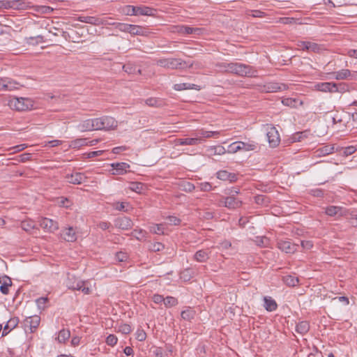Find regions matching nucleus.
<instances>
[{
    "label": "nucleus",
    "mask_w": 357,
    "mask_h": 357,
    "mask_svg": "<svg viewBox=\"0 0 357 357\" xmlns=\"http://www.w3.org/2000/svg\"><path fill=\"white\" fill-rule=\"evenodd\" d=\"M124 13L128 15L135 16H154L157 10L145 6L128 5L123 8Z\"/></svg>",
    "instance_id": "f03ea898"
},
{
    "label": "nucleus",
    "mask_w": 357,
    "mask_h": 357,
    "mask_svg": "<svg viewBox=\"0 0 357 357\" xmlns=\"http://www.w3.org/2000/svg\"><path fill=\"white\" fill-rule=\"evenodd\" d=\"M325 213L328 216L339 218L348 215L349 211L341 206H328L325 208Z\"/></svg>",
    "instance_id": "6e6552de"
},
{
    "label": "nucleus",
    "mask_w": 357,
    "mask_h": 357,
    "mask_svg": "<svg viewBox=\"0 0 357 357\" xmlns=\"http://www.w3.org/2000/svg\"><path fill=\"white\" fill-rule=\"evenodd\" d=\"M128 259L126 253L119 252L116 254V259L120 262L126 261Z\"/></svg>",
    "instance_id": "0e129e2a"
},
{
    "label": "nucleus",
    "mask_w": 357,
    "mask_h": 357,
    "mask_svg": "<svg viewBox=\"0 0 357 357\" xmlns=\"http://www.w3.org/2000/svg\"><path fill=\"white\" fill-rule=\"evenodd\" d=\"M88 284L89 282L87 281L77 280L73 282L72 284H68V289L78 290L81 291L84 294H89L91 290Z\"/></svg>",
    "instance_id": "4468645a"
},
{
    "label": "nucleus",
    "mask_w": 357,
    "mask_h": 357,
    "mask_svg": "<svg viewBox=\"0 0 357 357\" xmlns=\"http://www.w3.org/2000/svg\"><path fill=\"white\" fill-rule=\"evenodd\" d=\"M176 31L183 34L186 35H201L203 33V29L201 28H192L189 26H178L176 27Z\"/></svg>",
    "instance_id": "4be33fe9"
},
{
    "label": "nucleus",
    "mask_w": 357,
    "mask_h": 357,
    "mask_svg": "<svg viewBox=\"0 0 357 357\" xmlns=\"http://www.w3.org/2000/svg\"><path fill=\"white\" fill-rule=\"evenodd\" d=\"M8 105L11 109L17 111H25L31 109L33 106V101L26 98H13L9 100Z\"/></svg>",
    "instance_id": "20e7f679"
},
{
    "label": "nucleus",
    "mask_w": 357,
    "mask_h": 357,
    "mask_svg": "<svg viewBox=\"0 0 357 357\" xmlns=\"http://www.w3.org/2000/svg\"><path fill=\"white\" fill-rule=\"evenodd\" d=\"M199 188L200 190L204 192H208L212 189L211 183L208 182L201 183L199 184Z\"/></svg>",
    "instance_id": "69168bd1"
},
{
    "label": "nucleus",
    "mask_w": 357,
    "mask_h": 357,
    "mask_svg": "<svg viewBox=\"0 0 357 357\" xmlns=\"http://www.w3.org/2000/svg\"><path fill=\"white\" fill-rule=\"evenodd\" d=\"M173 89L175 91H183V90H188V89H194L196 91H200L201 87L199 85L190 83H180L175 84L173 86Z\"/></svg>",
    "instance_id": "a878e982"
},
{
    "label": "nucleus",
    "mask_w": 357,
    "mask_h": 357,
    "mask_svg": "<svg viewBox=\"0 0 357 357\" xmlns=\"http://www.w3.org/2000/svg\"><path fill=\"white\" fill-rule=\"evenodd\" d=\"M119 331L126 335L129 334L132 331V328L128 324H122L119 326Z\"/></svg>",
    "instance_id": "13d9d810"
},
{
    "label": "nucleus",
    "mask_w": 357,
    "mask_h": 357,
    "mask_svg": "<svg viewBox=\"0 0 357 357\" xmlns=\"http://www.w3.org/2000/svg\"><path fill=\"white\" fill-rule=\"evenodd\" d=\"M26 7V3L22 0H0V10L4 9L21 10Z\"/></svg>",
    "instance_id": "1a4fd4ad"
},
{
    "label": "nucleus",
    "mask_w": 357,
    "mask_h": 357,
    "mask_svg": "<svg viewBox=\"0 0 357 357\" xmlns=\"http://www.w3.org/2000/svg\"><path fill=\"white\" fill-rule=\"evenodd\" d=\"M110 172L113 175H122L128 172L130 165L126 162H114L111 164Z\"/></svg>",
    "instance_id": "6ab92c4d"
},
{
    "label": "nucleus",
    "mask_w": 357,
    "mask_h": 357,
    "mask_svg": "<svg viewBox=\"0 0 357 357\" xmlns=\"http://www.w3.org/2000/svg\"><path fill=\"white\" fill-rule=\"evenodd\" d=\"M39 225L45 231L52 232L59 227L58 223L52 219L42 218L39 221Z\"/></svg>",
    "instance_id": "f3484780"
},
{
    "label": "nucleus",
    "mask_w": 357,
    "mask_h": 357,
    "mask_svg": "<svg viewBox=\"0 0 357 357\" xmlns=\"http://www.w3.org/2000/svg\"><path fill=\"white\" fill-rule=\"evenodd\" d=\"M167 219L169 225H178L181 223V220L176 216H168Z\"/></svg>",
    "instance_id": "680f3d73"
},
{
    "label": "nucleus",
    "mask_w": 357,
    "mask_h": 357,
    "mask_svg": "<svg viewBox=\"0 0 357 357\" xmlns=\"http://www.w3.org/2000/svg\"><path fill=\"white\" fill-rule=\"evenodd\" d=\"M243 202L238 198L232 196L222 197L220 199V205L229 209H236L241 206Z\"/></svg>",
    "instance_id": "9d476101"
},
{
    "label": "nucleus",
    "mask_w": 357,
    "mask_h": 357,
    "mask_svg": "<svg viewBox=\"0 0 357 357\" xmlns=\"http://www.w3.org/2000/svg\"><path fill=\"white\" fill-rule=\"evenodd\" d=\"M181 316L183 319L190 321L195 318V311L192 308L188 307L181 312Z\"/></svg>",
    "instance_id": "c9c22d12"
},
{
    "label": "nucleus",
    "mask_w": 357,
    "mask_h": 357,
    "mask_svg": "<svg viewBox=\"0 0 357 357\" xmlns=\"http://www.w3.org/2000/svg\"><path fill=\"white\" fill-rule=\"evenodd\" d=\"M147 232L142 229H134L130 236L135 238L138 241H143L146 238Z\"/></svg>",
    "instance_id": "58836bf2"
},
{
    "label": "nucleus",
    "mask_w": 357,
    "mask_h": 357,
    "mask_svg": "<svg viewBox=\"0 0 357 357\" xmlns=\"http://www.w3.org/2000/svg\"><path fill=\"white\" fill-rule=\"evenodd\" d=\"M298 46L303 50L320 53L326 50L324 45H319L310 41H300Z\"/></svg>",
    "instance_id": "9b49d317"
},
{
    "label": "nucleus",
    "mask_w": 357,
    "mask_h": 357,
    "mask_svg": "<svg viewBox=\"0 0 357 357\" xmlns=\"http://www.w3.org/2000/svg\"><path fill=\"white\" fill-rule=\"evenodd\" d=\"M229 66H231V63L221 62L216 63L215 66L218 68L219 71L229 73Z\"/></svg>",
    "instance_id": "864d4df0"
},
{
    "label": "nucleus",
    "mask_w": 357,
    "mask_h": 357,
    "mask_svg": "<svg viewBox=\"0 0 357 357\" xmlns=\"http://www.w3.org/2000/svg\"><path fill=\"white\" fill-rule=\"evenodd\" d=\"M314 88L321 92L335 93L339 91L338 85L333 82H320L314 85Z\"/></svg>",
    "instance_id": "2eb2a0df"
},
{
    "label": "nucleus",
    "mask_w": 357,
    "mask_h": 357,
    "mask_svg": "<svg viewBox=\"0 0 357 357\" xmlns=\"http://www.w3.org/2000/svg\"><path fill=\"white\" fill-rule=\"evenodd\" d=\"M13 282L8 276L5 278V280L0 284V292L3 295H8L9 294V288L12 286Z\"/></svg>",
    "instance_id": "7c9ffc66"
},
{
    "label": "nucleus",
    "mask_w": 357,
    "mask_h": 357,
    "mask_svg": "<svg viewBox=\"0 0 357 357\" xmlns=\"http://www.w3.org/2000/svg\"><path fill=\"white\" fill-rule=\"evenodd\" d=\"M164 304L165 307H170L176 305L178 304V301L173 296H167L164 300Z\"/></svg>",
    "instance_id": "8fccbe9b"
},
{
    "label": "nucleus",
    "mask_w": 357,
    "mask_h": 357,
    "mask_svg": "<svg viewBox=\"0 0 357 357\" xmlns=\"http://www.w3.org/2000/svg\"><path fill=\"white\" fill-rule=\"evenodd\" d=\"M68 242H75L77 240L76 231L71 227H68Z\"/></svg>",
    "instance_id": "4d7b16f0"
},
{
    "label": "nucleus",
    "mask_w": 357,
    "mask_h": 357,
    "mask_svg": "<svg viewBox=\"0 0 357 357\" xmlns=\"http://www.w3.org/2000/svg\"><path fill=\"white\" fill-rule=\"evenodd\" d=\"M164 248L165 245L160 242L152 243L149 245V250L154 252H160Z\"/></svg>",
    "instance_id": "09e8293b"
},
{
    "label": "nucleus",
    "mask_w": 357,
    "mask_h": 357,
    "mask_svg": "<svg viewBox=\"0 0 357 357\" xmlns=\"http://www.w3.org/2000/svg\"><path fill=\"white\" fill-rule=\"evenodd\" d=\"M72 128H74L80 132L95 130L93 119L83 120L78 124L73 125Z\"/></svg>",
    "instance_id": "dca6fc26"
},
{
    "label": "nucleus",
    "mask_w": 357,
    "mask_h": 357,
    "mask_svg": "<svg viewBox=\"0 0 357 357\" xmlns=\"http://www.w3.org/2000/svg\"><path fill=\"white\" fill-rule=\"evenodd\" d=\"M116 28L120 31L130 33L132 35H145L146 30L145 28L133 24H116Z\"/></svg>",
    "instance_id": "423d86ee"
},
{
    "label": "nucleus",
    "mask_w": 357,
    "mask_h": 357,
    "mask_svg": "<svg viewBox=\"0 0 357 357\" xmlns=\"http://www.w3.org/2000/svg\"><path fill=\"white\" fill-rule=\"evenodd\" d=\"M146 333L143 330H137L136 333V338L142 342L146 339Z\"/></svg>",
    "instance_id": "338daca9"
},
{
    "label": "nucleus",
    "mask_w": 357,
    "mask_h": 357,
    "mask_svg": "<svg viewBox=\"0 0 357 357\" xmlns=\"http://www.w3.org/2000/svg\"><path fill=\"white\" fill-rule=\"evenodd\" d=\"M40 321V318L38 315L26 317L23 322L25 332L33 333L38 327Z\"/></svg>",
    "instance_id": "f8f14e48"
},
{
    "label": "nucleus",
    "mask_w": 357,
    "mask_h": 357,
    "mask_svg": "<svg viewBox=\"0 0 357 357\" xmlns=\"http://www.w3.org/2000/svg\"><path fill=\"white\" fill-rule=\"evenodd\" d=\"M196 137L199 139V144L204 141L206 138H210L213 137H217L219 135L220 132L218 131H208L204 130H201L195 133Z\"/></svg>",
    "instance_id": "5701e85b"
},
{
    "label": "nucleus",
    "mask_w": 357,
    "mask_h": 357,
    "mask_svg": "<svg viewBox=\"0 0 357 357\" xmlns=\"http://www.w3.org/2000/svg\"><path fill=\"white\" fill-rule=\"evenodd\" d=\"M310 329V324L306 321H302L298 322L296 326V331L297 333L304 335L306 334Z\"/></svg>",
    "instance_id": "f704fd0d"
},
{
    "label": "nucleus",
    "mask_w": 357,
    "mask_h": 357,
    "mask_svg": "<svg viewBox=\"0 0 357 357\" xmlns=\"http://www.w3.org/2000/svg\"><path fill=\"white\" fill-rule=\"evenodd\" d=\"M88 144L86 138H78L70 141L68 143V148L71 149H79L83 146Z\"/></svg>",
    "instance_id": "2f4dec72"
},
{
    "label": "nucleus",
    "mask_w": 357,
    "mask_h": 357,
    "mask_svg": "<svg viewBox=\"0 0 357 357\" xmlns=\"http://www.w3.org/2000/svg\"><path fill=\"white\" fill-rule=\"evenodd\" d=\"M212 155H223L227 152V149L220 145L211 146L208 150Z\"/></svg>",
    "instance_id": "49530a36"
},
{
    "label": "nucleus",
    "mask_w": 357,
    "mask_h": 357,
    "mask_svg": "<svg viewBox=\"0 0 357 357\" xmlns=\"http://www.w3.org/2000/svg\"><path fill=\"white\" fill-rule=\"evenodd\" d=\"M19 324V319L16 317L10 318L3 328L2 337L6 336Z\"/></svg>",
    "instance_id": "412c9836"
},
{
    "label": "nucleus",
    "mask_w": 357,
    "mask_h": 357,
    "mask_svg": "<svg viewBox=\"0 0 357 357\" xmlns=\"http://www.w3.org/2000/svg\"><path fill=\"white\" fill-rule=\"evenodd\" d=\"M21 227L25 231L30 232L35 228V224L31 220H24L21 222Z\"/></svg>",
    "instance_id": "de8ad7c7"
},
{
    "label": "nucleus",
    "mask_w": 357,
    "mask_h": 357,
    "mask_svg": "<svg viewBox=\"0 0 357 357\" xmlns=\"http://www.w3.org/2000/svg\"><path fill=\"white\" fill-rule=\"evenodd\" d=\"M66 331L64 329H62L59 331L57 337V340L60 343H66L67 337L66 336Z\"/></svg>",
    "instance_id": "e2e57ef3"
},
{
    "label": "nucleus",
    "mask_w": 357,
    "mask_h": 357,
    "mask_svg": "<svg viewBox=\"0 0 357 357\" xmlns=\"http://www.w3.org/2000/svg\"><path fill=\"white\" fill-rule=\"evenodd\" d=\"M268 92H277L287 89V86L284 84L272 82L269 83L267 86Z\"/></svg>",
    "instance_id": "72a5a7b5"
},
{
    "label": "nucleus",
    "mask_w": 357,
    "mask_h": 357,
    "mask_svg": "<svg viewBox=\"0 0 357 357\" xmlns=\"http://www.w3.org/2000/svg\"><path fill=\"white\" fill-rule=\"evenodd\" d=\"M282 103L287 107H296L298 104L302 105V101H300L298 99L296 98H284L282 100Z\"/></svg>",
    "instance_id": "a19ab883"
},
{
    "label": "nucleus",
    "mask_w": 357,
    "mask_h": 357,
    "mask_svg": "<svg viewBox=\"0 0 357 357\" xmlns=\"http://www.w3.org/2000/svg\"><path fill=\"white\" fill-rule=\"evenodd\" d=\"M334 149V146L327 145L317 149L316 153L319 156H324L333 153Z\"/></svg>",
    "instance_id": "ea45409f"
},
{
    "label": "nucleus",
    "mask_w": 357,
    "mask_h": 357,
    "mask_svg": "<svg viewBox=\"0 0 357 357\" xmlns=\"http://www.w3.org/2000/svg\"><path fill=\"white\" fill-rule=\"evenodd\" d=\"M114 225L116 227L123 230H128L132 227L133 222L132 220L126 216L119 217L114 220Z\"/></svg>",
    "instance_id": "a211bd4d"
},
{
    "label": "nucleus",
    "mask_w": 357,
    "mask_h": 357,
    "mask_svg": "<svg viewBox=\"0 0 357 357\" xmlns=\"http://www.w3.org/2000/svg\"><path fill=\"white\" fill-rule=\"evenodd\" d=\"M241 151H255L257 148V143L254 141H248L244 142L241 141Z\"/></svg>",
    "instance_id": "4c0bfd02"
},
{
    "label": "nucleus",
    "mask_w": 357,
    "mask_h": 357,
    "mask_svg": "<svg viewBox=\"0 0 357 357\" xmlns=\"http://www.w3.org/2000/svg\"><path fill=\"white\" fill-rule=\"evenodd\" d=\"M356 151V148L354 146H349L343 149V155L344 156H349L353 154Z\"/></svg>",
    "instance_id": "052dcab7"
},
{
    "label": "nucleus",
    "mask_w": 357,
    "mask_h": 357,
    "mask_svg": "<svg viewBox=\"0 0 357 357\" xmlns=\"http://www.w3.org/2000/svg\"><path fill=\"white\" fill-rule=\"evenodd\" d=\"M163 226L162 225H153L150 226L149 230L151 233L156 234H164L163 231Z\"/></svg>",
    "instance_id": "3c124183"
},
{
    "label": "nucleus",
    "mask_w": 357,
    "mask_h": 357,
    "mask_svg": "<svg viewBox=\"0 0 357 357\" xmlns=\"http://www.w3.org/2000/svg\"><path fill=\"white\" fill-rule=\"evenodd\" d=\"M157 64L167 68L178 69L185 68L186 63L180 59L168 58L158 59Z\"/></svg>",
    "instance_id": "39448f33"
},
{
    "label": "nucleus",
    "mask_w": 357,
    "mask_h": 357,
    "mask_svg": "<svg viewBox=\"0 0 357 357\" xmlns=\"http://www.w3.org/2000/svg\"><path fill=\"white\" fill-rule=\"evenodd\" d=\"M86 177L82 173L75 172L68 175V183L73 184H81L84 182Z\"/></svg>",
    "instance_id": "cd10ccee"
},
{
    "label": "nucleus",
    "mask_w": 357,
    "mask_h": 357,
    "mask_svg": "<svg viewBox=\"0 0 357 357\" xmlns=\"http://www.w3.org/2000/svg\"><path fill=\"white\" fill-rule=\"evenodd\" d=\"M211 251L208 250H199L194 255V259L198 262H206L209 259Z\"/></svg>",
    "instance_id": "bb28decb"
},
{
    "label": "nucleus",
    "mask_w": 357,
    "mask_h": 357,
    "mask_svg": "<svg viewBox=\"0 0 357 357\" xmlns=\"http://www.w3.org/2000/svg\"><path fill=\"white\" fill-rule=\"evenodd\" d=\"M114 208L119 211L129 212L132 208L128 202H116L114 204Z\"/></svg>",
    "instance_id": "37998d69"
},
{
    "label": "nucleus",
    "mask_w": 357,
    "mask_h": 357,
    "mask_svg": "<svg viewBox=\"0 0 357 357\" xmlns=\"http://www.w3.org/2000/svg\"><path fill=\"white\" fill-rule=\"evenodd\" d=\"M284 282L289 287H295L298 284L299 280L292 275H286L284 277Z\"/></svg>",
    "instance_id": "a18cd8bd"
},
{
    "label": "nucleus",
    "mask_w": 357,
    "mask_h": 357,
    "mask_svg": "<svg viewBox=\"0 0 357 357\" xmlns=\"http://www.w3.org/2000/svg\"><path fill=\"white\" fill-rule=\"evenodd\" d=\"M268 201L269 199L266 196L263 195H258L255 197V202L257 204H266L268 202Z\"/></svg>",
    "instance_id": "603ef678"
},
{
    "label": "nucleus",
    "mask_w": 357,
    "mask_h": 357,
    "mask_svg": "<svg viewBox=\"0 0 357 357\" xmlns=\"http://www.w3.org/2000/svg\"><path fill=\"white\" fill-rule=\"evenodd\" d=\"M123 70L128 74H141V70L137 69L135 65L131 63H128L123 66Z\"/></svg>",
    "instance_id": "79ce46f5"
},
{
    "label": "nucleus",
    "mask_w": 357,
    "mask_h": 357,
    "mask_svg": "<svg viewBox=\"0 0 357 357\" xmlns=\"http://www.w3.org/2000/svg\"><path fill=\"white\" fill-rule=\"evenodd\" d=\"M129 189L137 193H142L146 189V185L140 182H132L130 183Z\"/></svg>",
    "instance_id": "e433bc0d"
},
{
    "label": "nucleus",
    "mask_w": 357,
    "mask_h": 357,
    "mask_svg": "<svg viewBox=\"0 0 357 357\" xmlns=\"http://www.w3.org/2000/svg\"><path fill=\"white\" fill-rule=\"evenodd\" d=\"M48 301V298L47 297H40L38 299H36V302L37 304L38 307L40 310H43L45 307V304Z\"/></svg>",
    "instance_id": "6e6d98bb"
},
{
    "label": "nucleus",
    "mask_w": 357,
    "mask_h": 357,
    "mask_svg": "<svg viewBox=\"0 0 357 357\" xmlns=\"http://www.w3.org/2000/svg\"><path fill=\"white\" fill-rule=\"evenodd\" d=\"M95 130H111L117 127V121L111 116H103L93 119Z\"/></svg>",
    "instance_id": "7ed1b4c3"
},
{
    "label": "nucleus",
    "mask_w": 357,
    "mask_h": 357,
    "mask_svg": "<svg viewBox=\"0 0 357 357\" xmlns=\"http://www.w3.org/2000/svg\"><path fill=\"white\" fill-rule=\"evenodd\" d=\"M93 19V17H82L80 15H78L77 14H73V15L69 16L68 15V22H72L75 20H79L80 22H93L92 20ZM105 20L100 19L96 20L94 22H105Z\"/></svg>",
    "instance_id": "b1692460"
},
{
    "label": "nucleus",
    "mask_w": 357,
    "mask_h": 357,
    "mask_svg": "<svg viewBox=\"0 0 357 357\" xmlns=\"http://www.w3.org/2000/svg\"><path fill=\"white\" fill-rule=\"evenodd\" d=\"M264 301V307L267 311L273 312L276 310L278 305L274 299L269 296H265Z\"/></svg>",
    "instance_id": "c756f323"
},
{
    "label": "nucleus",
    "mask_w": 357,
    "mask_h": 357,
    "mask_svg": "<svg viewBox=\"0 0 357 357\" xmlns=\"http://www.w3.org/2000/svg\"><path fill=\"white\" fill-rule=\"evenodd\" d=\"M337 4V7L342 6H349L356 4L357 0H334Z\"/></svg>",
    "instance_id": "5fc2aeb1"
},
{
    "label": "nucleus",
    "mask_w": 357,
    "mask_h": 357,
    "mask_svg": "<svg viewBox=\"0 0 357 357\" xmlns=\"http://www.w3.org/2000/svg\"><path fill=\"white\" fill-rule=\"evenodd\" d=\"M238 151H241V141H236L231 143L228 146L227 149V152L229 153H235Z\"/></svg>",
    "instance_id": "c03bdc74"
},
{
    "label": "nucleus",
    "mask_w": 357,
    "mask_h": 357,
    "mask_svg": "<svg viewBox=\"0 0 357 357\" xmlns=\"http://www.w3.org/2000/svg\"><path fill=\"white\" fill-rule=\"evenodd\" d=\"M334 78L337 80L349 79L352 75L349 69H342L337 72L333 73Z\"/></svg>",
    "instance_id": "473e14b6"
},
{
    "label": "nucleus",
    "mask_w": 357,
    "mask_h": 357,
    "mask_svg": "<svg viewBox=\"0 0 357 357\" xmlns=\"http://www.w3.org/2000/svg\"><path fill=\"white\" fill-rule=\"evenodd\" d=\"M266 137L270 146L275 148L280 142V135L277 129L272 125H266Z\"/></svg>",
    "instance_id": "0eeeda50"
},
{
    "label": "nucleus",
    "mask_w": 357,
    "mask_h": 357,
    "mask_svg": "<svg viewBox=\"0 0 357 357\" xmlns=\"http://www.w3.org/2000/svg\"><path fill=\"white\" fill-rule=\"evenodd\" d=\"M176 145L180 146H195L199 144V139L196 137L195 134L192 137L178 138L175 140Z\"/></svg>",
    "instance_id": "aec40b11"
},
{
    "label": "nucleus",
    "mask_w": 357,
    "mask_h": 357,
    "mask_svg": "<svg viewBox=\"0 0 357 357\" xmlns=\"http://www.w3.org/2000/svg\"><path fill=\"white\" fill-rule=\"evenodd\" d=\"M152 299L155 303L160 304V303H164L165 298L162 295L154 294L153 296Z\"/></svg>",
    "instance_id": "774afa93"
},
{
    "label": "nucleus",
    "mask_w": 357,
    "mask_h": 357,
    "mask_svg": "<svg viewBox=\"0 0 357 357\" xmlns=\"http://www.w3.org/2000/svg\"><path fill=\"white\" fill-rule=\"evenodd\" d=\"M3 91H13L19 88V84L9 77H4Z\"/></svg>",
    "instance_id": "c85d7f7f"
},
{
    "label": "nucleus",
    "mask_w": 357,
    "mask_h": 357,
    "mask_svg": "<svg viewBox=\"0 0 357 357\" xmlns=\"http://www.w3.org/2000/svg\"><path fill=\"white\" fill-rule=\"evenodd\" d=\"M217 178L222 181H229L231 182L235 181L237 176L234 173H230L226 170H220L217 172Z\"/></svg>",
    "instance_id": "393cba45"
},
{
    "label": "nucleus",
    "mask_w": 357,
    "mask_h": 357,
    "mask_svg": "<svg viewBox=\"0 0 357 357\" xmlns=\"http://www.w3.org/2000/svg\"><path fill=\"white\" fill-rule=\"evenodd\" d=\"M117 337L114 335H109L106 338V343L109 346H114L117 343Z\"/></svg>",
    "instance_id": "bf43d9fd"
},
{
    "label": "nucleus",
    "mask_w": 357,
    "mask_h": 357,
    "mask_svg": "<svg viewBox=\"0 0 357 357\" xmlns=\"http://www.w3.org/2000/svg\"><path fill=\"white\" fill-rule=\"evenodd\" d=\"M277 247L282 252H284L287 254H294L297 251L298 245L292 243L289 240H278L277 241Z\"/></svg>",
    "instance_id": "ddd939ff"
},
{
    "label": "nucleus",
    "mask_w": 357,
    "mask_h": 357,
    "mask_svg": "<svg viewBox=\"0 0 357 357\" xmlns=\"http://www.w3.org/2000/svg\"><path fill=\"white\" fill-rule=\"evenodd\" d=\"M229 71L241 77H257V70L253 66L241 63H231V66H229Z\"/></svg>",
    "instance_id": "f257e3e1"
}]
</instances>
